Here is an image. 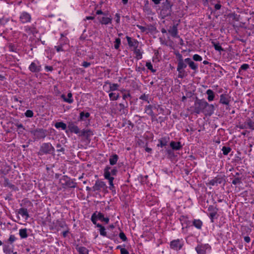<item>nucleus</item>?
Here are the masks:
<instances>
[{"mask_svg":"<svg viewBox=\"0 0 254 254\" xmlns=\"http://www.w3.org/2000/svg\"><path fill=\"white\" fill-rule=\"evenodd\" d=\"M173 6V3L170 0H165L162 3L160 13L163 18L172 15Z\"/></svg>","mask_w":254,"mask_h":254,"instance_id":"nucleus-1","label":"nucleus"},{"mask_svg":"<svg viewBox=\"0 0 254 254\" xmlns=\"http://www.w3.org/2000/svg\"><path fill=\"white\" fill-rule=\"evenodd\" d=\"M55 148L52 146L51 143L49 142L43 143L40 147L38 155L52 154L54 156L55 155Z\"/></svg>","mask_w":254,"mask_h":254,"instance_id":"nucleus-2","label":"nucleus"},{"mask_svg":"<svg viewBox=\"0 0 254 254\" xmlns=\"http://www.w3.org/2000/svg\"><path fill=\"white\" fill-rule=\"evenodd\" d=\"M207 102L204 99H199L197 97L194 101L193 106V113L196 114H199L204 112V108L206 107Z\"/></svg>","mask_w":254,"mask_h":254,"instance_id":"nucleus-3","label":"nucleus"},{"mask_svg":"<svg viewBox=\"0 0 254 254\" xmlns=\"http://www.w3.org/2000/svg\"><path fill=\"white\" fill-rule=\"evenodd\" d=\"M188 63L184 61L177 63V71L178 72V77L179 78H184L188 75V73L185 70L187 66Z\"/></svg>","mask_w":254,"mask_h":254,"instance_id":"nucleus-4","label":"nucleus"},{"mask_svg":"<svg viewBox=\"0 0 254 254\" xmlns=\"http://www.w3.org/2000/svg\"><path fill=\"white\" fill-rule=\"evenodd\" d=\"M116 108L114 109L115 114H118L120 115H127L128 113V103L127 101L124 103H121L118 104L116 103Z\"/></svg>","mask_w":254,"mask_h":254,"instance_id":"nucleus-5","label":"nucleus"},{"mask_svg":"<svg viewBox=\"0 0 254 254\" xmlns=\"http://www.w3.org/2000/svg\"><path fill=\"white\" fill-rule=\"evenodd\" d=\"M60 182L64 188H75L76 187L77 184L72 181L67 176H63L60 179Z\"/></svg>","mask_w":254,"mask_h":254,"instance_id":"nucleus-6","label":"nucleus"},{"mask_svg":"<svg viewBox=\"0 0 254 254\" xmlns=\"http://www.w3.org/2000/svg\"><path fill=\"white\" fill-rule=\"evenodd\" d=\"M31 134L34 136V140L44 139L47 136V131L43 128H36L30 131Z\"/></svg>","mask_w":254,"mask_h":254,"instance_id":"nucleus-7","label":"nucleus"},{"mask_svg":"<svg viewBox=\"0 0 254 254\" xmlns=\"http://www.w3.org/2000/svg\"><path fill=\"white\" fill-rule=\"evenodd\" d=\"M211 249L208 244L199 243L195 248L197 254H208Z\"/></svg>","mask_w":254,"mask_h":254,"instance_id":"nucleus-8","label":"nucleus"},{"mask_svg":"<svg viewBox=\"0 0 254 254\" xmlns=\"http://www.w3.org/2000/svg\"><path fill=\"white\" fill-rule=\"evenodd\" d=\"M184 245V241L183 239H177L171 241L170 247L175 251L181 250Z\"/></svg>","mask_w":254,"mask_h":254,"instance_id":"nucleus-9","label":"nucleus"},{"mask_svg":"<svg viewBox=\"0 0 254 254\" xmlns=\"http://www.w3.org/2000/svg\"><path fill=\"white\" fill-rule=\"evenodd\" d=\"M60 227L63 229H67L68 226L66 224L65 221L58 219L55 222H53L52 225L50 227V229L56 230L58 231L60 230Z\"/></svg>","mask_w":254,"mask_h":254,"instance_id":"nucleus-10","label":"nucleus"},{"mask_svg":"<svg viewBox=\"0 0 254 254\" xmlns=\"http://www.w3.org/2000/svg\"><path fill=\"white\" fill-rule=\"evenodd\" d=\"M208 211L209 212V217L212 223L214 222L215 219H217L218 208L213 205H209L208 207Z\"/></svg>","mask_w":254,"mask_h":254,"instance_id":"nucleus-11","label":"nucleus"},{"mask_svg":"<svg viewBox=\"0 0 254 254\" xmlns=\"http://www.w3.org/2000/svg\"><path fill=\"white\" fill-rule=\"evenodd\" d=\"M224 177L225 175H217L214 179L209 181L208 184L213 186L217 185V184H221L222 183L225 184L226 181L225 180Z\"/></svg>","mask_w":254,"mask_h":254,"instance_id":"nucleus-12","label":"nucleus"},{"mask_svg":"<svg viewBox=\"0 0 254 254\" xmlns=\"http://www.w3.org/2000/svg\"><path fill=\"white\" fill-rule=\"evenodd\" d=\"M28 68L32 72H39L41 70L42 67L39 62L37 61L32 62Z\"/></svg>","mask_w":254,"mask_h":254,"instance_id":"nucleus-13","label":"nucleus"},{"mask_svg":"<svg viewBox=\"0 0 254 254\" xmlns=\"http://www.w3.org/2000/svg\"><path fill=\"white\" fill-rule=\"evenodd\" d=\"M104 178L105 179L108 180L109 181V185H110V186L109 187V189L112 191H115V193H116L115 187L113 184V181L114 180V178L113 177L110 176V174L108 172V170L107 171L106 170Z\"/></svg>","mask_w":254,"mask_h":254,"instance_id":"nucleus-14","label":"nucleus"},{"mask_svg":"<svg viewBox=\"0 0 254 254\" xmlns=\"http://www.w3.org/2000/svg\"><path fill=\"white\" fill-rule=\"evenodd\" d=\"M165 152L167 155V158L171 161H177V154L175 153L174 150L167 148L165 150Z\"/></svg>","mask_w":254,"mask_h":254,"instance_id":"nucleus-15","label":"nucleus"},{"mask_svg":"<svg viewBox=\"0 0 254 254\" xmlns=\"http://www.w3.org/2000/svg\"><path fill=\"white\" fill-rule=\"evenodd\" d=\"M19 19L21 23H26L30 22L31 16L29 13L24 11L21 13Z\"/></svg>","mask_w":254,"mask_h":254,"instance_id":"nucleus-16","label":"nucleus"},{"mask_svg":"<svg viewBox=\"0 0 254 254\" xmlns=\"http://www.w3.org/2000/svg\"><path fill=\"white\" fill-rule=\"evenodd\" d=\"M178 24H174L173 26H170L168 30L169 33L173 38H180V36L178 35Z\"/></svg>","mask_w":254,"mask_h":254,"instance_id":"nucleus-17","label":"nucleus"},{"mask_svg":"<svg viewBox=\"0 0 254 254\" xmlns=\"http://www.w3.org/2000/svg\"><path fill=\"white\" fill-rule=\"evenodd\" d=\"M97 19L100 23L102 25H108L112 24V17L111 16H98Z\"/></svg>","mask_w":254,"mask_h":254,"instance_id":"nucleus-18","label":"nucleus"},{"mask_svg":"<svg viewBox=\"0 0 254 254\" xmlns=\"http://www.w3.org/2000/svg\"><path fill=\"white\" fill-rule=\"evenodd\" d=\"M230 96L228 94H222L220 96L219 102L221 104L229 106Z\"/></svg>","mask_w":254,"mask_h":254,"instance_id":"nucleus-19","label":"nucleus"},{"mask_svg":"<svg viewBox=\"0 0 254 254\" xmlns=\"http://www.w3.org/2000/svg\"><path fill=\"white\" fill-rule=\"evenodd\" d=\"M206 107L204 108V112L202 113L205 114L206 115L211 116L214 112L215 108L213 104H209L207 102L206 103Z\"/></svg>","mask_w":254,"mask_h":254,"instance_id":"nucleus-20","label":"nucleus"},{"mask_svg":"<svg viewBox=\"0 0 254 254\" xmlns=\"http://www.w3.org/2000/svg\"><path fill=\"white\" fill-rule=\"evenodd\" d=\"M105 187L106 184L104 182L97 180L96 181L95 184L92 187V191H96L100 190L101 189L104 188Z\"/></svg>","mask_w":254,"mask_h":254,"instance_id":"nucleus-21","label":"nucleus"},{"mask_svg":"<svg viewBox=\"0 0 254 254\" xmlns=\"http://www.w3.org/2000/svg\"><path fill=\"white\" fill-rule=\"evenodd\" d=\"M185 62L188 63L190 68L196 72L198 70V64L195 63L190 58H188L185 59Z\"/></svg>","mask_w":254,"mask_h":254,"instance_id":"nucleus-22","label":"nucleus"},{"mask_svg":"<svg viewBox=\"0 0 254 254\" xmlns=\"http://www.w3.org/2000/svg\"><path fill=\"white\" fill-rule=\"evenodd\" d=\"M67 127L68 130L71 133L78 134L80 132L79 127L75 125L74 123L72 122H70L68 123Z\"/></svg>","mask_w":254,"mask_h":254,"instance_id":"nucleus-23","label":"nucleus"},{"mask_svg":"<svg viewBox=\"0 0 254 254\" xmlns=\"http://www.w3.org/2000/svg\"><path fill=\"white\" fill-rule=\"evenodd\" d=\"M126 39L129 47L133 48L134 49L138 47L139 43L137 40L132 39L128 36H126Z\"/></svg>","mask_w":254,"mask_h":254,"instance_id":"nucleus-24","label":"nucleus"},{"mask_svg":"<svg viewBox=\"0 0 254 254\" xmlns=\"http://www.w3.org/2000/svg\"><path fill=\"white\" fill-rule=\"evenodd\" d=\"M170 146L171 147L170 149L174 150V151H179L182 149L183 145L181 144L180 141H172L170 143Z\"/></svg>","mask_w":254,"mask_h":254,"instance_id":"nucleus-25","label":"nucleus"},{"mask_svg":"<svg viewBox=\"0 0 254 254\" xmlns=\"http://www.w3.org/2000/svg\"><path fill=\"white\" fill-rule=\"evenodd\" d=\"M106 170H108L110 174V176H116L118 173V169L116 167H114L113 168H111L109 165H107L105 167L104 169V176L105 177Z\"/></svg>","mask_w":254,"mask_h":254,"instance_id":"nucleus-26","label":"nucleus"},{"mask_svg":"<svg viewBox=\"0 0 254 254\" xmlns=\"http://www.w3.org/2000/svg\"><path fill=\"white\" fill-rule=\"evenodd\" d=\"M170 137L168 136H164L161 137L158 140L159 143L157 145V146L163 147L167 146Z\"/></svg>","mask_w":254,"mask_h":254,"instance_id":"nucleus-27","label":"nucleus"},{"mask_svg":"<svg viewBox=\"0 0 254 254\" xmlns=\"http://www.w3.org/2000/svg\"><path fill=\"white\" fill-rule=\"evenodd\" d=\"M61 98L63 100L64 102L68 104H72L73 102L72 94L70 92L68 93L67 97L64 94H63L61 95Z\"/></svg>","mask_w":254,"mask_h":254,"instance_id":"nucleus-28","label":"nucleus"},{"mask_svg":"<svg viewBox=\"0 0 254 254\" xmlns=\"http://www.w3.org/2000/svg\"><path fill=\"white\" fill-rule=\"evenodd\" d=\"M119 156L116 154H114L110 156L109 163L110 165L114 166L117 163L119 160Z\"/></svg>","mask_w":254,"mask_h":254,"instance_id":"nucleus-29","label":"nucleus"},{"mask_svg":"<svg viewBox=\"0 0 254 254\" xmlns=\"http://www.w3.org/2000/svg\"><path fill=\"white\" fill-rule=\"evenodd\" d=\"M18 213L21 215L22 217H25V219H27L29 217L27 208H21L18 209Z\"/></svg>","mask_w":254,"mask_h":254,"instance_id":"nucleus-30","label":"nucleus"},{"mask_svg":"<svg viewBox=\"0 0 254 254\" xmlns=\"http://www.w3.org/2000/svg\"><path fill=\"white\" fill-rule=\"evenodd\" d=\"M90 116V114L89 112H81L79 114L78 121H85L86 119L88 118Z\"/></svg>","mask_w":254,"mask_h":254,"instance_id":"nucleus-31","label":"nucleus"},{"mask_svg":"<svg viewBox=\"0 0 254 254\" xmlns=\"http://www.w3.org/2000/svg\"><path fill=\"white\" fill-rule=\"evenodd\" d=\"M97 227L100 228L99 232L101 236L107 237L108 234L106 231V228H105V227L102 226L101 224L98 223L97 224Z\"/></svg>","mask_w":254,"mask_h":254,"instance_id":"nucleus-32","label":"nucleus"},{"mask_svg":"<svg viewBox=\"0 0 254 254\" xmlns=\"http://www.w3.org/2000/svg\"><path fill=\"white\" fill-rule=\"evenodd\" d=\"M206 94L207 95V100L208 101L211 102L214 100L215 98V94L213 90L211 89H208L206 91Z\"/></svg>","mask_w":254,"mask_h":254,"instance_id":"nucleus-33","label":"nucleus"},{"mask_svg":"<svg viewBox=\"0 0 254 254\" xmlns=\"http://www.w3.org/2000/svg\"><path fill=\"white\" fill-rule=\"evenodd\" d=\"M211 43L216 51H219V52L224 51V50L220 46L218 42H216L214 40H212Z\"/></svg>","mask_w":254,"mask_h":254,"instance_id":"nucleus-34","label":"nucleus"},{"mask_svg":"<svg viewBox=\"0 0 254 254\" xmlns=\"http://www.w3.org/2000/svg\"><path fill=\"white\" fill-rule=\"evenodd\" d=\"M75 248L79 254H88V250L84 247H79L77 245Z\"/></svg>","mask_w":254,"mask_h":254,"instance_id":"nucleus-35","label":"nucleus"},{"mask_svg":"<svg viewBox=\"0 0 254 254\" xmlns=\"http://www.w3.org/2000/svg\"><path fill=\"white\" fill-rule=\"evenodd\" d=\"M19 234L21 239H25L28 237L27 230L26 228L20 229L19 230Z\"/></svg>","mask_w":254,"mask_h":254,"instance_id":"nucleus-36","label":"nucleus"},{"mask_svg":"<svg viewBox=\"0 0 254 254\" xmlns=\"http://www.w3.org/2000/svg\"><path fill=\"white\" fill-rule=\"evenodd\" d=\"M106 84H109L110 85V90L109 91H114L118 90L119 85L117 83H111L110 81H107L106 82Z\"/></svg>","mask_w":254,"mask_h":254,"instance_id":"nucleus-37","label":"nucleus"},{"mask_svg":"<svg viewBox=\"0 0 254 254\" xmlns=\"http://www.w3.org/2000/svg\"><path fill=\"white\" fill-rule=\"evenodd\" d=\"M55 127L57 128H61L63 130H65L67 127L66 124H65L63 122L56 123L55 124Z\"/></svg>","mask_w":254,"mask_h":254,"instance_id":"nucleus-38","label":"nucleus"},{"mask_svg":"<svg viewBox=\"0 0 254 254\" xmlns=\"http://www.w3.org/2000/svg\"><path fill=\"white\" fill-rule=\"evenodd\" d=\"M98 220L102 221L105 222L106 224H108L109 222V218L108 217H104V215L101 213L98 212Z\"/></svg>","mask_w":254,"mask_h":254,"instance_id":"nucleus-39","label":"nucleus"},{"mask_svg":"<svg viewBox=\"0 0 254 254\" xmlns=\"http://www.w3.org/2000/svg\"><path fill=\"white\" fill-rule=\"evenodd\" d=\"M192 224L197 229H200L202 225V222L199 219H194L192 222Z\"/></svg>","mask_w":254,"mask_h":254,"instance_id":"nucleus-40","label":"nucleus"},{"mask_svg":"<svg viewBox=\"0 0 254 254\" xmlns=\"http://www.w3.org/2000/svg\"><path fill=\"white\" fill-rule=\"evenodd\" d=\"M133 53L135 55V58L137 60H140L142 58V53L143 52H141L140 51V50L139 49H137V48H135L133 50Z\"/></svg>","mask_w":254,"mask_h":254,"instance_id":"nucleus-41","label":"nucleus"},{"mask_svg":"<svg viewBox=\"0 0 254 254\" xmlns=\"http://www.w3.org/2000/svg\"><path fill=\"white\" fill-rule=\"evenodd\" d=\"M3 252L5 254H9L13 253V249L10 248L9 245H3Z\"/></svg>","mask_w":254,"mask_h":254,"instance_id":"nucleus-42","label":"nucleus"},{"mask_svg":"<svg viewBox=\"0 0 254 254\" xmlns=\"http://www.w3.org/2000/svg\"><path fill=\"white\" fill-rule=\"evenodd\" d=\"M153 106L152 105H147L145 107V113L148 115H153V112L152 111Z\"/></svg>","mask_w":254,"mask_h":254,"instance_id":"nucleus-43","label":"nucleus"},{"mask_svg":"<svg viewBox=\"0 0 254 254\" xmlns=\"http://www.w3.org/2000/svg\"><path fill=\"white\" fill-rule=\"evenodd\" d=\"M24 28V31L28 34H34L36 32V28L35 27L26 26H25Z\"/></svg>","mask_w":254,"mask_h":254,"instance_id":"nucleus-44","label":"nucleus"},{"mask_svg":"<svg viewBox=\"0 0 254 254\" xmlns=\"http://www.w3.org/2000/svg\"><path fill=\"white\" fill-rule=\"evenodd\" d=\"M117 235L118 232L112 231L108 233L107 238L110 240H114L115 242V239Z\"/></svg>","mask_w":254,"mask_h":254,"instance_id":"nucleus-45","label":"nucleus"},{"mask_svg":"<svg viewBox=\"0 0 254 254\" xmlns=\"http://www.w3.org/2000/svg\"><path fill=\"white\" fill-rule=\"evenodd\" d=\"M246 124L248 128L254 130V122L251 119L249 118L246 121Z\"/></svg>","mask_w":254,"mask_h":254,"instance_id":"nucleus-46","label":"nucleus"},{"mask_svg":"<svg viewBox=\"0 0 254 254\" xmlns=\"http://www.w3.org/2000/svg\"><path fill=\"white\" fill-rule=\"evenodd\" d=\"M109 96L110 100L116 101L119 98V94H116V93L111 92L109 93Z\"/></svg>","mask_w":254,"mask_h":254,"instance_id":"nucleus-47","label":"nucleus"},{"mask_svg":"<svg viewBox=\"0 0 254 254\" xmlns=\"http://www.w3.org/2000/svg\"><path fill=\"white\" fill-rule=\"evenodd\" d=\"M222 151L224 155H227L231 151L232 149L229 146H223Z\"/></svg>","mask_w":254,"mask_h":254,"instance_id":"nucleus-48","label":"nucleus"},{"mask_svg":"<svg viewBox=\"0 0 254 254\" xmlns=\"http://www.w3.org/2000/svg\"><path fill=\"white\" fill-rule=\"evenodd\" d=\"M17 240V238L14 235H10L9 238L6 241V243L11 245Z\"/></svg>","mask_w":254,"mask_h":254,"instance_id":"nucleus-49","label":"nucleus"},{"mask_svg":"<svg viewBox=\"0 0 254 254\" xmlns=\"http://www.w3.org/2000/svg\"><path fill=\"white\" fill-rule=\"evenodd\" d=\"M242 183V177H235L234 178V179L232 182V184L234 185H236L238 184H241Z\"/></svg>","mask_w":254,"mask_h":254,"instance_id":"nucleus-50","label":"nucleus"},{"mask_svg":"<svg viewBox=\"0 0 254 254\" xmlns=\"http://www.w3.org/2000/svg\"><path fill=\"white\" fill-rule=\"evenodd\" d=\"M121 44V39L119 38H116L114 42V48L116 50H118Z\"/></svg>","mask_w":254,"mask_h":254,"instance_id":"nucleus-51","label":"nucleus"},{"mask_svg":"<svg viewBox=\"0 0 254 254\" xmlns=\"http://www.w3.org/2000/svg\"><path fill=\"white\" fill-rule=\"evenodd\" d=\"M14 124L15 126H16L18 128V129L20 130V131L21 132H22L25 129V127L23 126V125L22 124L19 123L18 121H17L16 123H14Z\"/></svg>","mask_w":254,"mask_h":254,"instance_id":"nucleus-52","label":"nucleus"},{"mask_svg":"<svg viewBox=\"0 0 254 254\" xmlns=\"http://www.w3.org/2000/svg\"><path fill=\"white\" fill-rule=\"evenodd\" d=\"M56 147L57 148V151L58 152H62L63 154H64L65 149L64 147L62 146V145L60 143H58L56 145Z\"/></svg>","mask_w":254,"mask_h":254,"instance_id":"nucleus-53","label":"nucleus"},{"mask_svg":"<svg viewBox=\"0 0 254 254\" xmlns=\"http://www.w3.org/2000/svg\"><path fill=\"white\" fill-rule=\"evenodd\" d=\"M86 133H85V135L84 137L86 138V139L88 140H90V137L91 135H93V133L92 131V130L90 129H86Z\"/></svg>","mask_w":254,"mask_h":254,"instance_id":"nucleus-54","label":"nucleus"},{"mask_svg":"<svg viewBox=\"0 0 254 254\" xmlns=\"http://www.w3.org/2000/svg\"><path fill=\"white\" fill-rule=\"evenodd\" d=\"M230 17L232 18L233 20H234L236 21H238L240 20V15H238L235 12L232 13L230 14Z\"/></svg>","mask_w":254,"mask_h":254,"instance_id":"nucleus-55","label":"nucleus"},{"mask_svg":"<svg viewBox=\"0 0 254 254\" xmlns=\"http://www.w3.org/2000/svg\"><path fill=\"white\" fill-rule=\"evenodd\" d=\"M149 94L146 95L145 94H142L139 98V99L145 101L147 102L148 103H149Z\"/></svg>","mask_w":254,"mask_h":254,"instance_id":"nucleus-56","label":"nucleus"},{"mask_svg":"<svg viewBox=\"0 0 254 254\" xmlns=\"http://www.w3.org/2000/svg\"><path fill=\"white\" fill-rule=\"evenodd\" d=\"M146 66L147 67V68L151 70V71L153 73H155L156 71V69H155L153 68L152 64L150 62H146Z\"/></svg>","mask_w":254,"mask_h":254,"instance_id":"nucleus-57","label":"nucleus"},{"mask_svg":"<svg viewBox=\"0 0 254 254\" xmlns=\"http://www.w3.org/2000/svg\"><path fill=\"white\" fill-rule=\"evenodd\" d=\"M188 217L187 216L182 215L180 217V220L181 222V223H185L187 225H188Z\"/></svg>","mask_w":254,"mask_h":254,"instance_id":"nucleus-58","label":"nucleus"},{"mask_svg":"<svg viewBox=\"0 0 254 254\" xmlns=\"http://www.w3.org/2000/svg\"><path fill=\"white\" fill-rule=\"evenodd\" d=\"M175 55L177 57V63H180L182 61H184L182 55L179 52H178L177 53H175Z\"/></svg>","mask_w":254,"mask_h":254,"instance_id":"nucleus-59","label":"nucleus"},{"mask_svg":"<svg viewBox=\"0 0 254 254\" xmlns=\"http://www.w3.org/2000/svg\"><path fill=\"white\" fill-rule=\"evenodd\" d=\"M119 235L120 238L123 242H126L127 241V237H126V235L123 231H121V232L120 233Z\"/></svg>","mask_w":254,"mask_h":254,"instance_id":"nucleus-60","label":"nucleus"},{"mask_svg":"<svg viewBox=\"0 0 254 254\" xmlns=\"http://www.w3.org/2000/svg\"><path fill=\"white\" fill-rule=\"evenodd\" d=\"M25 116L27 118H32L33 117L34 113L31 110H27L25 113Z\"/></svg>","mask_w":254,"mask_h":254,"instance_id":"nucleus-61","label":"nucleus"},{"mask_svg":"<svg viewBox=\"0 0 254 254\" xmlns=\"http://www.w3.org/2000/svg\"><path fill=\"white\" fill-rule=\"evenodd\" d=\"M192 59L194 61L200 62L202 60V57L198 54H195L192 57Z\"/></svg>","mask_w":254,"mask_h":254,"instance_id":"nucleus-62","label":"nucleus"},{"mask_svg":"<svg viewBox=\"0 0 254 254\" xmlns=\"http://www.w3.org/2000/svg\"><path fill=\"white\" fill-rule=\"evenodd\" d=\"M11 183H10L9 179L6 177L4 178L3 185L5 187H8Z\"/></svg>","mask_w":254,"mask_h":254,"instance_id":"nucleus-63","label":"nucleus"},{"mask_svg":"<svg viewBox=\"0 0 254 254\" xmlns=\"http://www.w3.org/2000/svg\"><path fill=\"white\" fill-rule=\"evenodd\" d=\"M9 20V18H4L3 17L0 19V25H4L6 24Z\"/></svg>","mask_w":254,"mask_h":254,"instance_id":"nucleus-64","label":"nucleus"}]
</instances>
